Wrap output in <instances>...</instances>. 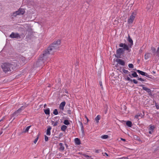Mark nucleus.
<instances>
[{"label":"nucleus","instance_id":"864d4df0","mask_svg":"<svg viewBox=\"0 0 159 159\" xmlns=\"http://www.w3.org/2000/svg\"><path fill=\"white\" fill-rule=\"evenodd\" d=\"M153 131H152L151 130H150V131H149L148 133L150 134H152V133L153 132Z\"/></svg>","mask_w":159,"mask_h":159},{"label":"nucleus","instance_id":"0e129e2a","mask_svg":"<svg viewBox=\"0 0 159 159\" xmlns=\"http://www.w3.org/2000/svg\"><path fill=\"white\" fill-rule=\"evenodd\" d=\"M79 154H80V155H82V154H82V153H80V152L79 153Z\"/></svg>","mask_w":159,"mask_h":159},{"label":"nucleus","instance_id":"5701e85b","mask_svg":"<svg viewBox=\"0 0 159 159\" xmlns=\"http://www.w3.org/2000/svg\"><path fill=\"white\" fill-rule=\"evenodd\" d=\"M126 125L129 127H131L132 126V122L130 121H127L126 122Z\"/></svg>","mask_w":159,"mask_h":159},{"label":"nucleus","instance_id":"473e14b6","mask_svg":"<svg viewBox=\"0 0 159 159\" xmlns=\"http://www.w3.org/2000/svg\"><path fill=\"white\" fill-rule=\"evenodd\" d=\"M122 71L125 74H129V73H130V72H129L128 70L124 69H123Z\"/></svg>","mask_w":159,"mask_h":159},{"label":"nucleus","instance_id":"bb28decb","mask_svg":"<svg viewBox=\"0 0 159 159\" xmlns=\"http://www.w3.org/2000/svg\"><path fill=\"white\" fill-rule=\"evenodd\" d=\"M31 127V125H30L27 127L26 128L24 129V132L26 133L28 131L30 128Z\"/></svg>","mask_w":159,"mask_h":159},{"label":"nucleus","instance_id":"c756f323","mask_svg":"<svg viewBox=\"0 0 159 159\" xmlns=\"http://www.w3.org/2000/svg\"><path fill=\"white\" fill-rule=\"evenodd\" d=\"M63 123L66 125H68L70 124V122L68 120H64V121L63 122Z\"/></svg>","mask_w":159,"mask_h":159},{"label":"nucleus","instance_id":"4d7b16f0","mask_svg":"<svg viewBox=\"0 0 159 159\" xmlns=\"http://www.w3.org/2000/svg\"><path fill=\"white\" fill-rule=\"evenodd\" d=\"M95 152L97 153H99V151L98 150H95Z\"/></svg>","mask_w":159,"mask_h":159},{"label":"nucleus","instance_id":"f257e3e1","mask_svg":"<svg viewBox=\"0 0 159 159\" xmlns=\"http://www.w3.org/2000/svg\"><path fill=\"white\" fill-rule=\"evenodd\" d=\"M61 41L60 40L54 42L43 53L42 56L40 57V60H44L47 59L50 54H52L58 48L59 45Z\"/></svg>","mask_w":159,"mask_h":159},{"label":"nucleus","instance_id":"393cba45","mask_svg":"<svg viewBox=\"0 0 159 159\" xmlns=\"http://www.w3.org/2000/svg\"><path fill=\"white\" fill-rule=\"evenodd\" d=\"M12 15L14 17L16 16L17 15H20V14L19 13V11H16L12 13Z\"/></svg>","mask_w":159,"mask_h":159},{"label":"nucleus","instance_id":"6e6552de","mask_svg":"<svg viewBox=\"0 0 159 159\" xmlns=\"http://www.w3.org/2000/svg\"><path fill=\"white\" fill-rule=\"evenodd\" d=\"M116 61L120 65L124 66L125 65V61L121 59H117L116 60Z\"/></svg>","mask_w":159,"mask_h":159},{"label":"nucleus","instance_id":"f03ea898","mask_svg":"<svg viewBox=\"0 0 159 159\" xmlns=\"http://www.w3.org/2000/svg\"><path fill=\"white\" fill-rule=\"evenodd\" d=\"M16 66L17 63L16 62H12L11 63L5 62L2 64L1 67L3 71L6 73L13 70Z\"/></svg>","mask_w":159,"mask_h":159},{"label":"nucleus","instance_id":"a19ab883","mask_svg":"<svg viewBox=\"0 0 159 159\" xmlns=\"http://www.w3.org/2000/svg\"><path fill=\"white\" fill-rule=\"evenodd\" d=\"M145 76H146V77L150 79H149V80H151V79H152V77H150L149 75L147 73H146V74L145 75Z\"/></svg>","mask_w":159,"mask_h":159},{"label":"nucleus","instance_id":"aec40b11","mask_svg":"<svg viewBox=\"0 0 159 159\" xmlns=\"http://www.w3.org/2000/svg\"><path fill=\"white\" fill-rule=\"evenodd\" d=\"M150 57V54L149 53H146L144 56V58L146 60L148 59Z\"/></svg>","mask_w":159,"mask_h":159},{"label":"nucleus","instance_id":"de8ad7c7","mask_svg":"<svg viewBox=\"0 0 159 159\" xmlns=\"http://www.w3.org/2000/svg\"><path fill=\"white\" fill-rule=\"evenodd\" d=\"M67 113L69 115H70L71 114V111L70 110H69L67 111Z\"/></svg>","mask_w":159,"mask_h":159},{"label":"nucleus","instance_id":"4468645a","mask_svg":"<svg viewBox=\"0 0 159 159\" xmlns=\"http://www.w3.org/2000/svg\"><path fill=\"white\" fill-rule=\"evenodd\" d=\"M153 8V6L150 4H148L147 5V11H151Z\"/></svg>","mask_w":159,"mask_h":159},{"label":"nucleus","instance_id":"a211bd4d","mask_svg":"<svg viewBox=\"0 0 159 159\" xmlns=\"http://www.w3.org/2000/svg\"><path fill=\"white\" fill-rule=\"evenodd\" d=\"M136 71L138 73L142 75L145 76V75L146 74V73H145L143 71H142L139 70H136Z\"/></svg>","mask_w":159,"mask_h":159},{"label":"nucleus","instance_id":"bf43d9fd","mask_svg":"<svg viewBox=\"0 0 159 159\" xmlns=\"http://www.w3.org/2000/svg\"><path fill=\"white\" fill-rule=\"evenodd\" d=\"M65 145H66V147L67 148V147H68V146L67 145V144L66 143H65Z\"/></svg>","mask_w":159,"mask_h":159},{"label":"nucleus","instance_id":"774afa93","mask_svg":"<svg viewBox=\"0 0 159 159\" xmlns=\"http://www.w3.org/2000/svg\"><path fill=\"white\" fill-rule=\"evenodd\" d=\"M158 48H159V44L158 45Z\"/></svg>","mask_w":159,"mask_h":159},{"label":"nucleus","instance_id":"c85d7f7f","mask_svg":"<svg viewBox=\"0 0 159 159\" xmlns=\"http://www.w3.org/2000/svg\"><path fill=\"white\" fill-rule=\"evenodd\" d=\"M51 122L52 123V125L54 126H56L58 124V122L57 121L54 122V121H52Z\"/></svg>","mask_w":159,"mask_h":159},{"label":"nucleus","instance_id":"9d476101","mask_svg":"<svg viewBox=\"0 0 159 159\" xmlns=\"http://www.w3.org/2000/svg\"><path fill=\"white\" fill-rule=\"evenodd\" d=\"M20 112L19 111V110H18L16 111H15L11 115V117H16L17 116L20 114Z\"/></svg>","mask_w":159,"mask_h":159},{"label":"nucleus","instance_id":"3c124183","mask_svg":"<svg viewBox=\"0 0 159 159\" xmlns=\"http://www.w3.org/2000/svg\"><path fill=\"white\" fill-rule=\"evenodd\" d=\"M85 118H86V119L87 120V122H88L89 121V120L88 118H87V117L86 116H85Z\"/></svg>","mask_w":159,"mask_h":159},{"label":"nucleus","instance_id":"6e6d98bb","mask_svg":"<svg viewBox=\"0 0 159 159\" xmlns=\"http://www.w3.org/2000/svg\"><path fill=\"white\" fill-rule=\"evenodd\" d=\"M121 140L123 141H125V139H122V138H121Z\"/></svg>","mask_w":159,"mask_h":159},{"label":"nucleus","instance_id":"cd10ccee","mask_svg":"<svg viewBox=\"0 0 159 159\" xmlns=\"http://www.w3.org/2000/svg\"><path fill=\"white\" fill-rule=\"evenodd\" d=\"M132 77H137L138 76L137 73L135 71L133 72V73L132 74Z\"/></svg>","mask_w":159,"mask_h":159},{"label":"nucleus","instance_id":"7ed1b4c3","mask_svg":"<svg viewBox=\"0 0 159 159\" xmlns=\"http://www.w3.org/2000/svg\"><path fill=\"white\" fill-rule=\"evenodd\" d=\"M125 49L122 48H120L117 49L116 52V54L115 55V56L117 58H121V56L122 54H123L125 52Z\"/></svg>","mask_w":159,"mask_h":159},{"label":"nucleus","instance_id":"72a5a7b5","mask_svg":"<svg viewBox=\"0 0 159 159\" xmlns=\"http://www.w3.org/2000/svg\"><path fill=\"white\" fill-rule=\"evenodd\" d=\"M79 122L80 123V127H81V130L83 132L84 131V128H83V124H82V122L80 121Z\"/></svg>","mask_w":159,"mask_h":159},{"label":"nucleus","instance_id":"79ce46f5","mask_svg":"<svg viewBox=\"0 0 159 159\" xmlns=\"http://www.w3.org/2000/svg\"><path fill=\"white\" fill-rule=\"evenodd\" d=\"M44 139L45 141H47L48 139V137L47 136L45 135Z\"/></svg>","mask_w":159,"mask_h":159},{"label":"nucleus","instance_id":"4be33fe9","mask_svg":"<svg viewBox=\"0 0 159 159\" xmlns=\"http://www.w3.org/2000/svg\"><path fill=\"white\" fill-rule=\"evenodd\" d=\"M44 111L46 115L50 114V109L49 108H47L46 109H44Z\"/></svg>","mask_w":159,"mask_h":159},{"label":"nucleus","instance_id":"9b49d317","mask_svg":"<svg viewBox=\"0 0 159 159\" xmlns=\"http://www.w3.org/2000/svg\"><path fill=\"white\" fill-rule=\"evenodd\" d=\"M128 41L130 43V44L129 45V47L130 48H131V46L133 45V41L129 35H128Z\"/></svg>","mask_w":159,"mask_h":159},{"label":"nucleus","instance_id":"2eb2a0df","mask_svg":"<svg viewBox=\"0 0 159 159\" xmlns=\"http://www.w3.org/2000/svg\"><path fill=\"white\" fill-rule=\"evenodd\" d=\"M140 86L142 87L143 89L146 91L148 93L151 90L150 89L144 87V85H139Z\"/></svg>","mask_w":159,"mask_h":159},{"label":"nucleus","instance_id":"a878e982","mask_svg":"<svg viewBox=\"0 0 159 159\" xmlns=\"http://www.w3.org/2000/svg\"><path fill=\"white\" fill-rule=\"evenodd\" d=\"M100 119V116L99 115H98L95 118V120L96 121L97 123H98L99 120Z\"/></svg>","mask_w":159,"mask_h":159},{"label":"nucleus","instance_id":"7c9ffc66","mask_svg":"<svg viewBox=\"0 0 159 159\" xmlns=\"http://www.w3.org/2000/svg\"><path fill=\"white\" fill-rule=\"evenodd\" d=\"M26 107V106H21L18 110H19V111L21 112V111L22 110H24L25 109V108Z\"/></svg>","mask_w":159,"mask_h":159},{"label":"nucleus","instance_id":"2f4dec72","mask_svg":"<svg viewBox=\"0 0 159 159\" xmlns=\"http://www.w3.org/2000/svg\"><path fill=\"white\" fill-rule=\"evenodd\" d=\"M156 56L158 57H159V48H157V51H156Z\"/></svg>","mask_w":159,"mask_h":159},{"label":"nucleus","instance_id":"423d86ee","mask_svg":"<svg viewBox=\"0 0 159 159\" xmlns=\"http://www.w3.org/2000/svg\"><path fill=\"white\" fill-rule=\"evenodd\" d=\"M119 46L120 47H123L122 48H123V49H125V50L128 51L129 52L130 51L129 48L127 44L121 43L119 44Z\"/></svg>","mask_w":159,"mask_h":159},{"label":"nucleus","instance_id":"1a4fd4ad","mask_svg":"<svg viewBox=\"0 0 159 159\" xmlns=\"http://www.w3.org/2000/svg\"><path fill=\"white\" fill-rule=\"evenodd\" d=\"M125 80L127 81L133 82L135 84H137L138 83V82L136 80L133 79L132 80L128 76L126 77V78H125Z\"/></svg>","mask_w":159,"mask_h":159},{"label":"nucleus","instance_id":"13d9d810","mask_svg":"<svg viewBox=\"0 0 159 159\" xmlns=\"http://www.w3.org/2000/svg\"><path fill=\"white\" fill-rule=\"evenodd\" d=\"M62 134H60L59 136V137H61L62 136Z\"/></svg>","mask_w":159,"mask_h":159},{"label":"nucleus","instance_id":"39448f33","mask_svg":"<svg viewBox=\"0 0 159 159\" xmlns=\"http://www.w3.org/2000/svg\"><path fill=\"white\" fill-rule=\"evenodd\" d=\"M136 15V12H132V13L129 18L128 20V21L129 24H131L133 23Z\"/></svg>","mask_w":159,"mask_h":159},{"label":"nucleus","instance_id":"ea45409f","mask_svg":"<svg viewBox=\"0 0 159 159\" xmlns=\"http://www.w3.org/2000/svg\"><path fill=\"white\" fill-rule=\"evenodd\" d=\"M82 155L84 156L85 157L87 158V157H91V156L88 155L86 154H83Z\"/></svg>","mask_w":159,"mask_h":159},{"label":"nucleus","instance_id":"4c0bfd02","mask_svg":"<svg viewBox=\"0 0 159 159\" xmlns=\"http://www.w3.org/2000/svg\"><path fill=\"white\" fill-rule=\"evenodd\" d=\"M154 126H153L150 125L149 126V129L150 130H151L152 131H153V130L154 129Z\"/></svg>","mask_w":159,"mask_h":159},{"label":"nucleus","instance_id":"5fc2aeb1","mask_svg":"<svg viewBox=\"0 0 159 159\" xmlns=\"http://www.w3.org/2000/svg\"><path fill=\"white\" fill-rule=\"evenodd\" d=\"M105 155L106 156H108V154L106 153V152H105L104 153V154L103 155L104 156H105Z\"/></svg>","mask_w":159,"mask_h":159},{"label":"nucleus","instance_id":"e2e57ef3","mask_svg":"<svg viewBox=\"0 0 159 159\" xmlns=\"http://www.w3.org/2000/svg\"><path fill=\"white\" fill-rule=\"evenodd\" d=\"M3 120V119H1L0 120V122L2 121Z\"/></svg>","mask_w":159,"mask_h":159},{"label":"nucleus","instance_id":"412c9836","mask_svg":"<svg viewBox=\"0 0 159 159\" xmlns=\"http://www.w3.org/2000/svg\"><path fill=\"white\" fill-rule=\"evenodd\" d=\"M151 50H152V52L153 53V55H156V52L155 48L154 47H152L151 48Z\"/></svg>","mask_w":159,"mask_h":159},{"label":"nucleus","instance_id":"ddd939ff","mask_svg":"<svg viewBox=\"0 0 159 159\" xmlns=\"http://www.w3.org/2000/svg\"><path fill=\"white\" fill-rule=\"evenodd\" d=\"M17 11H19V13L20 15H23L25 12V10L23 8H20Z\"/></svg>","mask_w":159,"mask_h":159},{"label":"nucleus","instance_id":"c9c22d12","mask_svg":"<svg viewBox=\"0 0 159 159\" xmlns=\"http://www.w3.org/2000/svg\"><path fill=\"white\" fill-rule=\"evenodd\" d=\"M53 114L55 115H57L58 114V111L57 109H55L53 112Z\"/></svg>","mask_w":159,"mask_h":159},{"label":"nucleus","instance_id":"f704fd0d","mask_svg":"<svg viewBox=\"0 0 159 159\" xmlns=\"http://www.w3.org/2000/svg\"><path fill=\"white\" fill-rule=\"evenodd\" d=\"M108 137V136L107 135H104L101 136V138L103 139H107Z\"/></svg>","mask_w":159,"mask_h":159},{"label":"nucleus","instance_id":"e433bc0d","mask_svg":"<svg viewBox=\"0 0 159 159\" xmlns=\"http://www.w3.org/2000/svg\"><path fill=\"white\" fill-rule=\"evenodd\" d=\"M137 80H140V81H146V80L145 79H143L141 78H139V77H138L137 78Z\"/></svg>","mask_w":159,"mask_h":159},{"label":"nucleus","instance_id":"37998d69","mask_svg":"<svg viewBox=\"0 0 159 159\" xmlns=\"http://www.w3.org/2000/svg\"><path fill=\"white\" fill-rule=\"evenodd\" d=\"M39 138V136H38L35 139V140L34 141V143H36L37 142Z\"/></svg>","mask_w":159,"mask_h":159},{"label":"nucleus","instance_id":"6ab92c4d","mask_svg":"<svg viewBox=\"0 0 159 159\" xmlns=\"http://www.w3.org/2000/svg\"><path fill=\"white\" fill-rule=\"evenodd\" d=\"M75 143L78 145H80V140L78 138L75 139Z\"/></svg>","mask_w":159,"mask_h":159},{"label":"nucleus","instance_id":"dca6fc26","mask_svg":"<svg viewBox=\"0 0 159 159\" xmlns=\"http://www.w3.org/2000/svg\"><path fill=\"white\" fill-rule=\"evenodd\" d=\"M52 128L50 126H49L47 130L46 134L48 135H50L51 134L50 131L51 129Z\"/></svg>","mask_w":159,"mask_h":159},{"label":"nucleus","instance_id":"f8f14e48","mask_svg":"<svg viewBox=\"0 0 159 159\" xmlns=\"http://www.w3.org/2000/svg\"><path fill=\"white\" fill-rule=\"evenodd\" d=\"M66 105V102L65 101H63L61 102L59 108L60 109H61L62 111L64 110V107Z\"/></svg>","mask_w":159,"mask_h":159},{"label":"nucleus","instance_id":"58836bf2","mask_svg":"<svg viewBox=\"0 0 159 159\" xmlns=\"http://www.w3.org/2000/svg\"><path fill=\"white\" fill-rule=\"evenodd\" d=\"M128 66L130 68H134V65L132 64H129L128 65Z\"/></svg>","mask_w":159,"mask_h":159},{"label":"nucleus","instance_id":"f3484780","mask_svg":"<svg viewBox=\"0 0 159 159\" xmlns=\"http://www.w3.org/2000/svg\"><path fill=\"white\" fill-rule=\"evenodd\" d=\"M60 147L59 149L60 151H63L64 150L65 148L63 146V144L62 143H60L59 144Z\"/></svg>","mask_w":159,"mask_h":159},{"label":"nucleus","instance_id":"a18cd8bd","mask_svg":"<svg viewBox=\"0 0 159 159\" xmlns=\"http://www.w3.org/2000/svg\"><path fill=\"white\" fill-rule=\"evenodd\" d=\"M99 84H100V85L101 87V88L102 89H103V86H102V82H101V81H100L99 82Z\"/></svg>","mask_w":159,"mask_h":159},{"label":"nucleus","instance_id":"680f3d73","mask_svg":"<svg viewBox=\"0 0 159 159\" xmlns=\"http://www.w3.org/2000/svg\"><path fill=\"white\" fill-rule=\"evenodd\" d=\"M2 133V131H1L0 132V135Z\"/></svg>","mask_w":159,"mask_h":159},{"label":"nucleus","instance_id":"69168bd1","mask_svg":"<svg viewBox=\"0 0 159 159\" xmlns=\"http://www.w3.org/2000/svg\"><path fill=\"white\" fill-rule=\"evenodd\" d=\"M142 50H139V52H142Z\"/></svg>","mask_w":159,"mask_h":159},{"label":"nucleus","instance_id":"052dcab7","mask_svg":"<svg viewBox=\"0 0 159 159\" xmlns=\"http://www.w3.org/2000/svg\"><path fill=\"white\" fill-rule=\"evenodd\" d=\"M46 106H47L46 104H45L44 105V108H45V107H46Z\"/></svg>","mask_w":159,"mask_h":159},{"label":"nucleus","instance_id":"338daca9","mask_svg":"<svg viewBox=\"0 0 159 159\" xmlns=\"http://www.w3.org/2000/svg\"><path fill=\"white\" fill-rule=\"evenodd\" d=\"M15 119V117H14L13 118V120H14Z\"/></svg>","mask_w":159,"mask_h":159},{"label":"nucleus","instance_id":"603ef678","mask_svg":"<svg viewBox=\"0 0 159 159\" xmlns=\"http://www.w3.org/2000/svg\"><path fill=\"white\" fill-rule=\"evenodd\" d=\"M129 76L131 78H132V74H130L129 73Z\"/></svg>","mask_w":159,"mask_h":159},{"label":"nucleus","instance_id":"b1692460","mask_svg":"<svg viewBox=\"0 0 159 159\" xmlns=\"http://www.w3.org/2000/svg\"><path fill=\"white\" fill-rule=\"evenodd\" d=\"M67 127L65 125H63L61 126V129L62 131L65 132L67 129Z\"/></svg>","mask_w":159,"mask_h":159},{"label":"nucleus","instance_id":"8fccbe9b","mask_svg":"<svg viewBox=\"0 0 159 159\" xmlns=\"http://www.w3.org/2000/svg\"><path fill=\"white\" fill-rule=\"evenodd\" d=\"M156 107L157 109H159V106L157 105H156Z\"/></svg>","mask_w":159,"mask_h":159},{"label":"nucleus","instance_id":"0eeeda50","mask_svg":"<svg viewBox=\"0 0 159 159\" xmlns=\"http://www.w3.org/2000/svg\"><path fill=\"white\" fill-rule=\"evenodd\" d=\"M19 60L21 61H22V64L23 65L27 63L29 60L28 59H26L25 57L23 56H21L20 57Z\"/></svg>","mask_w":159,"mask_h":159},{"label":"nucleus","instance_id":"09e8293b","mask_svg":"<svg viewBox=\"0 0 159 159\" xmlns=\"http://www.w3.org/2000/svg\"><path fill=\"white\" fill-rule=\"evenodd\" d=\"M140 116V115H136L135 116V118H136V119H138L139 118V117Z\"/></svg>","mask_w":159,"mask_h":159},{"label":"nucleus","instance_id":"c03bdc74","mask_svg":"<svg viewBox=\"0 0 159 159\" xmlns=\"http://www.w3.org/2000/svg\"><path fill=\"white\" fill-rule=\"evenodd\" d=\"M117 159H128V158L127 157H122L119 158H117Z\"/></svg>","mask_w":159,"mask_h":159},{"label":"nucleus","instance_id":"20e7f679","mask_svg":"<svg viewBox=\"0 0 159 159\" xmlns=\"http://www.w3.org/2000/svg\"><path fill=\"white\" fill-rule=\"evenodd\" d=\"M9 37L11 39H20L21 38L20 35L17 33L12 32L10 35Z\"/></svg>","mask_w":159,"mask_h":159},{"label":"nucleus","instance_id":"49530a36","mask_svg":"<svg viewBox=\"0 0 159 159\" xmlns=\"http://www.w3.org/2000/svg\"><path fill=\"white\" fill-rule=\"evenodd\" d=\"M148 94L150 95V96H152V92H151V90H150L148 93Z\"/></svg>","mask_w":159,"mask_h":159}]
</instances>
